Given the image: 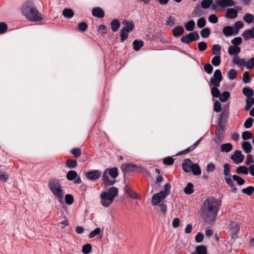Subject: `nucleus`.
<instances>
[{
	"label": "nucleus",
	"instance_id": "f257e3e1",
	"mask_svg": "<svg viewBox=\"0 0 254 254\" xmlns=\"http://www.w3.org/2000/svg\"><path fill=\"white\" fill-rule=\"evenodd\" d=\"M218 209L217 200L214 197L207 198L201 207V216L205 222H211L216 219Z\"/></svg>",
	"mask_w": 254,
	"mask_h": 254
},
{
	"label": "nucleus",
	"instance_id": "f03ea898",
	"mask_svg": "<svg viewBox=\"0 0 254 254\" xmlns=\"http://www.w3.org/2000/svg\"><path fill=\"white\" fill-rule=\"evenodd\" d=\"M22 13L30 21H39L43 19L42 15L30 1H27L23 4Z\"/></svg>",
	"mask_w": 254,
	"mask_h": 254
},
{
	"label": "nucleus",
	"instance_id": "7ed1b4c3",
	"mask_svg": "<svg viewBox=\"0 0 254 254\" xmlns=\"http://www.w3.org/2000/svg\"><path fill=\"white\" fill-rule=\"evenodd\" d=\"M118 194V189L115 187L111 188L108 191L102 192L100 195L102 206L106 207L109 206Z\"/></svg>",
	"mask_w": 254,
	"mask_h": 254
},
{
	"label": "nucleus",
	"instance_id": "20e7f679",
	"mask_svg": "<svg viewBox=\"0 0 254 254\" xmlns=\"http://www.w3.org/2000/svg\"><path fill=\"white\" fill-rule=\"evenodd\" d=\"M223 77L222 73L219 69H216L213 74V77L210 80L209 85H213L211 89V93L213 97H219L220 96V92L217 88L220 85V82L222 80Z\"/></svg>",
	"mask_w": 254,
	"mask_h": 254
},
{
	"label": "nucleus",
	"instance_id": "39448f33",
	"mask_svg": "<svg viewBox=\"0 0 254 254\" xmlns=\"http://www.w3.org/2000/svg\"><path fill=\"white\" fill-rule=\"evenodd\" d=\"M171 191V185L167 183L165 185L164 190L154 194L151 199V203L153 205H159L166 197Z\"/></svg>",
	"mask_w": 254,
	"mask_h": 254
},
{
	"label": "nucleus",
	"instance_id": "423d86ee",
	"mask_svg": "<svg viewBox=\"0 0 254 254\" xmlns=\"http://www.w3.org/2000/svg\"><path fill=\"white\" fill-rule=\"evenodd\" d=\"M184 171L186 172H191L194 175H199L201 171L199 166L197 164H193L190 159H186L182 164Z\"/></svg>",
	"mask_w": 254,
	"mask_h": 254
},
{
	"label": "nucleus",
	"instance_id": "0eeeda50",
	"mask_svg": "<svg viewBox=\"0 0 254 254\" xmlns=\"http://www.w3.org/2000/svg\"><path fill=\"white\" fill-rule=\"evenodd\" d=\"M49 187L52 193L60 198H62L64 194V191L62 189L60 182L59 180H52Z\"/></svg>",
	"mask_w": 254,
	"mask_h": 254
},
{
	"label": "nucleus",
	"instance_id": "6e6552de",
	"mask_svg": "<svg viewBox=\"0 0 254 254\" xmlns=\"http://www.w3.org/2000/svg\"><path fill=\"white\" fill-rule=\"evenodd\" d=\"M235 4V2L233 0H215L212 5V9L216 10L219 8H223L234 6Z\"/></svg>",
	"mask_w": 254,
	"mask_h": 254
},
{
	"label": "nucleus",
	"instance_id": "1a4fd4ad",
	"mask_svg": "<svg viewBox=\"0 0 254 254\" xmlns=\"http://www.w3.org/2000/svg\"><path fill=\"white\" fill-rule=\"evenodd\" d=\"M240 227L235 222H232L228 226V233L232 239L236 240L238 238Z\"/></svg>",
	"mask_w": 254,
	"mask_h": 254
},
{
	"label": "nucleus",
	"instance_id": "9d476101",
	"mask_svg": "<svg viewBox=\"0 0 254 254\" xmlns=\"http://www.w3.org/2000/svg\"><path fill=\"white\" fill-rule=\"evenodd\" d=\"M199 36L197 31H193L190 33L189 34L185 36H183L181 40L182 43L186 44H189L192 41L199 40Z\"/></svg>",
	"mask_w": 254,
	"mask_h": 254
},
{
	"label": "nucleus",
	"instance_id": "9b49d317",
	"mask_svg": "<svg viewBox=\"0 0 254 254\" xmlns=\"http://www.w3.org/2000/svg\"><path fill=\"white\" fill-rule=\"evenodd\" d=\"M85 176L88 180L95 181L100 178L101 172L98 170H94L87 172Z\"/></svg>",
	"mask_w": 254,
	"mask_h": 254
},
{
	"label": "nucleus",
	"instance_id": "f8f14e48",
	"mask_svg": "<svg viewBox=\"0 0 254 254\" xmlns=\"http://www.w3.org/2000/svg\"><path fill=\"white\" fill-rule=\"evenodd\" d=\"M245 158V156L242 154L241 151L236 150L235 151L234 154L231 157V159L236 164H239L242 163Z\"/></svg>",
	"mask_w": 254,
	"mask_h": 254
},
{
	"label": "nucleus",
	"instance_id": "ddd939ff",
	"mask_svg": "<svg viewBox=\"0 0 254 254\" xmlns=\"http://www.w3.org/2000/svg\"><path fill=\"white\" fill-rule=\"evenodd\" d=\"M66 178L69 181L74 180V183L79 184L81 183V179L77 177V174L75 171H69L66 174Z\"/></svg>",
	"mask_w": 254,
	"mask_h": 254
},
{
	"label": "nucleus",
	"instance_id": "4468645a",
	"mask_svg": "<svg viewBox=\"0 0 254 254\" xmlns=\"http://www.w3.org/2000/svg\"><path fill=\"white\" fill-rule=\"evenodd\" d=\"M102 180L105 186H112L116 183V181L110 178V175L106 171L103 173Z\"/></svg>",
	"mask_w": 254,
	"mask_h": 254
},
{
	"label": "nucleus",
	"instance_id": "2eb2a0df",
	"mask_svg": "<svg viewBox=\"0 0 254 254\" xmlns=\"http://www.w3.org/2000/svg\"><path fill=\"white\" fill-rule=\"evenodd\" d=\"M124 27L122 29L128 32L132 31L134 27V24L132 21L124 20L123 21Z\"/></svg>",
	"mask_w": 254,
	"mask_h": 254
},
{
	"label": "nucleus",
	"instance_id": "dca6fc26",
	"mask_svg": "<svg viewBox=\"0 0 254 254\" xmlns=\"http://www.w3.org/2000/svg\"><path fill=\"white\" fill-rule=\"evenodd\" d=\"M242 36L245 40L254 38V28L245 30L243 32Z\"/></svg>",
	"mask_w": 254,
	"mask_h": 254
},
{
	"label": "nucleus",
	"instance_id": "f3484780",
	"mask_svg": "<svg viewBox=\"0 0 254 254\" xmlns=\"http://www.w3.org/2000/svg\"><path fill=\"white\" fill-rule=\"evenodd\" d=\"M92 13L93 16L99 18H103L105 15L103 10L99 7L94 8L92 9Z\"/></svg>",
	"mask_w": 254,
	"mask_h": 254
},
{
	"label": "nucleus",
	"instance_id": "a211bd4d",
	"mask_svg": "<svg viewBox=\"0 0 254 254\" xmlns=\"http://www.w3.org/2000/svg\"><path fill=\"white\" fill-rule=\"evenodd\" d=\"M233 63L234 64L241 67L245 66L246 62L245 59H240L238 56H234L233 58Z\"/></svg>",
	"mask_w": 254,
	"mask_h": 254
},
{
	"label": "nucleus",
	"instance_id": "6ab92c4d",
	"mask_svg": "<svg viewBox=\"0 0 254 254\" xmlns=\"http://www.w3.org/2000/svg\"><path fill=\"white\" fill-rule=\"evenodd\" d=\"M105 171L107 172L111 178L114 180L118 177L119 174L118 168L116 167H113L111 169H107Z\"/></svg>",
	"mask_w": 254,
	"mask_h": 254
},
{
	"label": "nucleus",
	"instance_id": "aec40b11",
	"mask_svg": "<svg viewBox=\"0 0 254 254\" xmlns=\"http://www.w3.org/2000/svg\"><path fill=\"white\" fill-rule=\"evenodd\" d=\"M241 49L238 46H231L229 47L228 52L230 55L238 56L237 55L240 52Z\"/></svg>",
	"mask_w": 254,
	"mask_h": 254
},
{
	"label": "nucleus",
	"instance_id": "412c9836",
	"mask_svg": "<svg viewBox=\"0 0 254 254\" xmlns=\"http://www.w3.org/2000/svg\"><path fill=\"white\" fill-rule=\"evenodd\" d=\"M237 15V11L234 8H229L227 10L226 17L229 19H234Z\"/></svg>",
	"mask_w": 254,
	"mask_h": 254
},
{
	"label": "nucleus",
	"instance_id": "4be33fe9",
	"mask_svg": "<svg viewBox=\"0 0 254 254\" xmlns=\"http://www.w3.org/2000/svg\"><path fill=\"white\" fill-rule=\"evenodd\" d=\"M184 32V29L181 26H178L173 30V35L175 37H178L182 35Z\"/></svg>",
	"mask_w": 254,
	"mask_h": 254
},
{
	"label": "nucleus",
	"instance_id": "5701e85b",
	"mask_svg": "<svg viewBox=\"0 0 254 254\" xmlns=\"http://www.w3.org/2000/svg\"><path fill=\"white\" fill-rule=\"evenodd\" d=\"M220 150L222 152H229L232 149V145L230 143L223 144L220 146Z\"/></svg>",
	"mask_w": 254,
	"mask_h": 254
},
{
	"label": "nucleus",
	"instance_id": "b1692460",
	"mask_svg": "<svg viewBox=\"0 0 254 254\" xmlns=\"http://www.w3.org/2000/svg\"><path fill=\"white\" fill-rule=\"evenodd\" d=\"M223 33L226 36L234 35V30L231 26H225L223 29Z\"/></svg>",
	"mask_w": 254,
	"mask_h": 254
},
{
	"label": "nucleus",
	"instance_id": "393cba45",
	"mask_svg": "<svg viewBox=\"0 0 254 254\" xmlns=\"http://www.w3.org/2000/svg\"><path fill=\"white\" fill-rule=\"evenodd\" d=\"M191 254H207L206 248L203 245L197 246L196 252L192 253Z\"/></svg>",
	"mask_w": 254,
	"mask_h": 254
},
{
	"label": "nucleus",
	"instance_id": "a878e982",
	"mask_svg": "<svg viewBox=\"0 0 254 254\" xmlns=\"http://www.w3.org/2000/svg\"><path fill=\"white\" fill-rule=\"evenodd\" d=\"M132 45L133 49L135 51H137L139 50L143 46L144 43L141 40H135L133 41Z\"/></svg>",
	"mask_w": 254,
	"mask_h": 254
},
{
	"label": "nucleus",
	"instance_id": "bb28decb",
	"mask_svg": "<svg viewBox=\"0 0 254 254\" xmlns=\"http://www.w3.org/2000/svg\"><path fill=\"white\" fill-rule=\"evenodd\" d=\"M246 105L245 106L246 111L250 110L251 107L254 105V98L251 97H248L246 99Z\"/></svg>",
	"mask_w": 254,
	"mask_h": 254
},
{
	"label": "nucleus",
	"instance_id": "cd10ccee",
	"mask_svg": "<svg viewBox=\"0 0 254 254\" xmlns=\"http://www.w3.org/2000/svg\"><path fill=\"white\" fill-rule=\"evenodd\" d=\"M242 147L244 151L247 153H249L251 152L252 146L251 143L248 141H245L242 143Z\"/></svg>",
	"mask_w": 254,
	"mask_h": 254
},
{
	"label": "nucleus",
	"instance_id": "c85d7f7f",
	"mask_svg": "<svg viewBox=\"0 0 254 254\" xmlns=\"http://www.w3.org/2000/svg\"><path fill=\"white\" fill-rule=\"evenodd\" d=\"M120 23L117 19H114L111 22L112 30L113 32L117 31L120 27Z\"/></svg>",
	"mask_w": 254,
	"mask_h": 254
},
{
	"label": "nucleus",
	"instance_id": "c756f323",
	"mask_svg": "<svg viewBox=\"0 0 254 254\" xmlns=\"http://www.w3.org/2000/svg\"><path fill=\"white\" fill-rule=\"evenodd\" d=\"M63 15L66 18H70L74 15V12L71 9L65 8L63 11Z\"/></svg>",
	"mask_w": 254,
	"mask_h": 254
},
{
	"label": "nucleus",
	"instance_id": "7c9ffc66",
	"mask_svg": "<svg viewBox=\"0 0 254 254\" xmlns=\"http://www.w3.org/2000/svg\"><path fill=\"white\" fill-rule=\"evenodd\" d=\"M244 23L241 21H238L235 22L234 30V35H236L238 34L239 30L244 27Z\"/></svg>",
	"mask_w": 254,
	"mask_h": 254
},
{
	"label": "nucleus",
	"instance_id": "2f4dec72",
	"mask_svg": "<svg viewBox=\"0 0 254 254\" xmlns=\"http://www.w3.org/2000/svg\"><path fill=\"white\" fill-rule=\"evenodd\" d=\"M193 185L192 183H189L184 189V192L187 194H190L193 192Z\"/></svg>",
	"mask_w": 254,
	"mask_h": 254
},
{
	"label": "nucleus",
	"instance_id": "473e14b6",
	"mask_svg": "<svg viewBox=\"0 0 254 254\" xmlns=\"http://www.w3.org/2000/svg\"><path fill=\"white\" fill-rule=\"evenodd\" d=\"M195 22L193 20H190L185 25V29L189 31H191L194 29Z\"/></svg>",
	"mask_w": 254,
	"mask_h": 254
},
{
	"label": "nucleus",
	"instance_id": "72a5a7b5",
	"mask_svg": "<svg viewBox=\"0 0 254 254\" xmlns=\"http://www.w3.org/2000/svg\"><path fill=\"white\" fill-rule=\"evenodd\" d=\"M214 3L212 0H203L201 2V6L204 9L208 8Z\"/></svg>",
	"mask_w": 254,
	"mask_h": 254
},
{
	"label": "nucleus",
	"instance_id": "f704fd0d",
	"mask_svg": "<svg viewBox=\"0 0 254 254\" xmlns=\"http://www.w3.org/2000/svg\"><path fill=\"white\" fill-rule=\"evenodd\" d=\"M243 93L247 97V98L252 97L254 95V94L253 90L248 87H245L243 88Z\"/></svg>",
	"mask_w": 254,
	"mask_h": 254
},
{
	"label": "nucleus",
	"instance_id": "c9c22d12",
	"mask_svg": "<svg viewBox=\"0 0 254 254\" xmlns=\"http://www.w3.org/2000/svg\"><path fill=\"white\" fill-rule=\"evenodd\" d=\"M249 168L245 166H241L238 167L236 169V173L237 174L243 173L244 174H247L249 172Z\"/></svg>",
	"mask_w": 254,
	"mask_h": 254
},
{
	"label": "nucleus",
	"instance_id": "e433bc0d",
	"mask_svg": "<svg viewBox=\"0 0 254 254\" xmlns=\"http://www.w3.org/2000/svg\"><path fill=\"white\" fill-rule=\"evenodd\" d=\"M243 193L247 194L248 195H251L254 192V187L253 186H249L246 188H244L242 190Z\"/></svg>",
	"mask_w": 254,
	"mask_h": 254
},
{
	"label": "nucleus",
	"instance_id": "4c0bfd02",
	"mask_svg": "<svg viewBox=\"0 0 254 254\" xmlns=\"http://www.w3.org/2000/svg\"><path fill=\"white\" fill-rule=\"evenodd\" d=\"M254 17L251 13H246L243 17V20L248 23H251L254 21Z\"/></svg>",
	"mask_w": 254,
	"mask_h": 254
},
{
	"label": "nucleus",
	"instance_id": "58836bf2",
	"mask_svg": "<svg viewBox=\"0 0 254 254\" xmlns=\"http://www.w3.org/2000/svg\"><path fill=\"white\" fill-rule=\"evenodd\" d=\"M92 250V245L90 244H86L82 247V252L84 254H89Z\"/></svg>",
	"mask_w": 254,
	"mask_h": 254
},
{
	"label": "nucleus",
	"instance_id": "ea45409f",
	"mask_svg": "<svg viewBox=\"0 0 254 254\" xmlns=\"http://www.w3.org/2000/svg\"><path fill=\"white\" fill-rule=\"evenodd\" d=\"M230 93L228 91H224L223 93L219 96L220 100L222 102H226L228 99L230 97Z\"/></svg>",
	"mask_w": 254,
	"mask_h": 254
},
{
	"label": "nucleus",
	"instance_id": "a19ab883",
	"mask_svg": "<svg viewBox=\"0 0 254 254\" xmlns=\"http://www.w3.org/2000/svg\"><path fill=\"white\" fill-rule=\"evenodd\" d=\"M126 192L131 197L133 198H137V194L128 187V186L126 187Z\"/></svg>",
	"mask_w": 254,
	"mask_h": 254
},
{
	"label": "nucleus",
	"instance_id": "79ce46f5",
	"mask_svg": "<svg viewBox=\"0 0 254 254\" xmlns=\"http://www.w3.org/2000/svg\"><path fill=\"white\" fill-rule=\"evenodd\" d=\"M77 165V163L75 160H67L66 161V166L68 168H75Z\"/></svg>",
	"mask_w": 254,
	"mask_h": 254
},
{
	"label": "nucleus",
	"instance_id": "37998d69",
	"mask_svg": "<svg viewBox=\"0 0 254 254\" xmlns=\"http://www.w3.org/2000/svg\"><path fill=\"white\" fill-rule=\"evenodd\" d=\"M137 168V167L136 165L130 164L126 165L124 167L123 170L124 172H129L133 171L134 169Z\"/></svg>",
	"mask_w": 254,
	"mask_h": 254
},
{
	"label": "nucleus",
	"instance_id": "c03bdc74",
	"mask_svg": "<svg viewBox=\"0 0 254 254\" xmlns=\"http://www.w3.org/2000/svg\"><path fill=\"white\" fill-rule=\"evenodd\" d=\"M232 178L235 181L237 182L239 185H242L245 183L244 179L237 175H234L232 176Z\"/></svg>",
	"mask_w": 254,
	"mask_h": 254
},
{
	"label": "nucleus",
	"instance_id": "a18cd8bd",
	"mask_svg": "<svg viewBox=\"0 0 254 254\" xmlns=\"http://www.w3.org/2000/svg\"><path fill=\"white\" fill-rule=\"evenodd\" d=\"M220 63L221 58L219 55L214 57L211 60L212 64L215 66H218Z\"/></svg>",
	"mask_w": 254,
	"mask_h": 254
},
{
	"label": "nucleus",
	"instance_id": "49530a36",
	"mask_svg": "<svg viewBox=\"0 0 254 254\" xmlns=\"http://www.w3.org/2000/svg\"><path fill=\"white\" fill-rule=\"evenodd\" d=\"M74 198L73 196L70 194H67L65 196V202L68 205H71L73 203Z\"/></svg>",
	"mask_w": 254,
	"mask_h": 254
},
{
	"label": "nucleus",
	"instance_id": "de8ad7c7",
	"mask_svg": "<svg viewBox=\"0 0 254 254\" xmlns=\"http://www.w3.org/2000/svg\"><path fill=\"white\" fill-rule=\"evenodd\" d=\"M253 137V134L249 131H245L242 134V137L243 140H247Z\"/></svg>",
	"mask_w": 254,
	"mask_h": 254
},
{
	"label": "nucleus",
	"instance_id": "09e8293b",
	"mask_svg": "<svg viewBox=\"0 0 254 254\" xmlns=\"http://www.w3.org/2000/svg\"><path fill=\"white\" fill-rule=\"evenodd\" d=\"M128 32L122 29L121 30V41L123 42L128 36Z\"/></svg>",
	"mask_w": 254,
	"mask_h": 254
},
{
	"label": "nucleus",
	"instance_id": "8fccbe9b",
	"mask_svg": "<svg viewBox=\"0 0 254 254\" xmlns=\"http://www.w3.org/2000/svg\"><path fill=\"white\" fill-rule=\"evenodd\" d=\"M254 122V119L250 117L247 119L244 123V127L246 128H250L252 126Z\"/></svg>",
	"mask_w": 254,
	"mask_h": 254
},
{
	"label": "nucleus",
	"instance_id": "3c124183",
	"mask_svg": "<svg viewBox=\"0 0 254 254\" xmlns=\"http://www.w3.org/2000/svg\"><path fill=\"white\" fill-rule=\"evenodd\" d=\"M88 28V25L86 23L82 22L78 23V30L81 31H85Z\"/></svg>",
	"mask_w": 254,
	"mask_h": 254
},
{
	"label": "nucleus",
	"instance_id": "603ef678",
	"mask_svg": "<svg viewBox=\"0 0 254 254\" xmlns=\"http://www.w3.org/2000/svg\"><path fill=\"white\" fill-rule=\"evenodd\" d=\"M245 66L249 69H251L254 67V58H251L246 62Z\"/></svg>",
	"mask_w": 254,
	"mask_h": 254
},
{
	"label": "nucleus",
	"instance_id": "864d4df0",
	"mask_svg": "<svg viewBox=\"0 0 254 254\" xmlns=\"http://www.w3.org/2000/svg\"><path fill=\"white\" fill-rule=\"evenodd\" d=\"M237 76V72L236 70L231 69H230L228 73V77L231 79L233 80L236 78Z\"/></svg>",
	"mask_w": 254,
	"mask_h": 254
},
{
	"label": "nucleus",
	"instance_id": "5fc2aeb1",
	"mask_svg": "<svg viewBox=\"0 0 254 254\" xmlns=\"http://www.w3.org/2000/svg\"><path fill=\"white\" fill-rule=\"evenodd\" d=\"M201 36L203 38H207L210 35V30L208 28H205L200 32Z\"/></svg>",
	"mask_w": 254,
	"mask_h": 254
},
{
	"label": "nucleus",
	"instance_id": "6e6d98bb",
	"mask_svg": "<svg viewBox=\"0 0 254 254\" xmlns=\"http://www.w3.org/2000/svg\"><path fill=\"white\" fill-rule=\"evenodd\" d=\"M101 232V229L100 228H96L93 231H91L89 234V238L91 239L94 238L95 236L99 234Z\"/></svg>",
	"mask_w": 254,
	"mask_h": 254
},
{
	"label": "nucleus",
	"instance_id": "4d7b16f0",
	"mask_svg": "<svg viewBox=\"0 0 254 254\" xmlns=\"http://www.w3.org/2000/svg\"><path fill=\"white\" fill-rule=\"evenodd\" d=\"M206 21L204 18L201 17L198 19L197 21V26L199 28H202L205 26Z\"/></svg>",
	"mask_w": 254,
	"mask_h": 254
},
{
	"label": "nucleus",
	"instance_id": "13d9d810",
	"mask_svg": "<svg viewBox=\"0 0 254 254\" xmlns=\"http://www.w3.org/2000/svg\"><path fill=\"white\" fill-rule=\"evenodd\" d=\"M242 42V39L240 37H238L234 38L232 41L231 43L233 46H238L240 45Z\"/></svg>",
	"mask_w": 254,
	"mask_h": 254
},
{
	"label": "nucleus",
	"instance_id": "bf43d9fd",
	"mask_svg": "<svg viewBox=\"0 0 254 254\" xmlns=\"http://www.w3.org/2000/svg\"><path fill=\"white\" fill-rule=\"evenodd\" d=\"M98 32L101 35L106 34L107 32V26L105 25H100L98 28Z\"/></svg>",
	"mask_w": 254,
	"mask_h": 254
},
{
	"label": "nucleus",
	"instance_id": "052dcab7",
	"mask_svg": "<svg viewBox=\"0 0 254 254\" xmlns=\"http://www.w3.org/2000/svg\"><path fill=\"white\" fill-rule=\"evenodd\" d=\"M221 47L217 44L214 45L212 47L213 55H220Z\"/></svg>",
	"mask_w": 254,
	"mask_h": 254
},
{
	"label": "nucleus",
	"instance_id": "680f3d73",
	"mask_svg": "<svg viewBox=\"0 0 254 254\" xmlns=\"http://www.w3.org/2000/svg\"><path fill=\"white\" fill-rule=\"evenodd\" d=\"M213 66L209 64H206L204 66V70L208 74H211L213 71Z\"/></svg>",
	"mask_w": 254,
	"mask_h": 254
},
{
	"label": "nucleus",
	"instance_id": "e2e57ef3",
	"mask_svg": "<svg viewBox=\"0 0 254 254\" xmlns=\"http://www.w3.org/2000/svg\"><path fill=\"white\" fill-rule=\"evenodd\" d=\"M228 117V112H222L219 118V122L221 123L222 122L225 121Z\"/></svg>",
	"mask_w": 254,
	"mask_h": 254
},
{
	"label": "nucleus",
	"instance_id": "0e129e2a",
	"mask_svg": "<svg viewBox=\"0 0 254 254\" xmlns=\"http://www.w3.org/2000/svg\"><path fill=\"white\" fill-rule=\"evenodd\" d=\"M243 82L247 83L250 82V74L248 71H245L243 74Z\"/></svg>",
	"mask_w": 254,
	"mask_h": 254
},
{
	"label": "nucleus",
	"instance_id": "69168bd1",
	"mask_svg": "<svg viewBox=\"0 0 254 254\" xmlns=\"http://www.w3.org/2000/svg\"><path fill=\"white\" fill-rule=\"evenodd\" d=\"M198 50L200 51H203L207 48V44L204 42H199L197 44Z\"/></svg>",
	"mask_w": 254,
	"mask_h": 254
},
{
	"label": "nucleus",
	"instance_id": "338daca9",
	"mask_svg": "<svg viewBox=\"0 0 254 254\" xmlns=\"http://www.w3.org/2000/svg\"><path fill=\"white\" fill-rule=\"evenodd\" d=\"M175 18L172 16H169L167 17L166 20V24L167 25L172 26L175 24Z\"/></svg>",
	"mask_w": 254,
	"mask_h": 254
},
{
	"label": "nucleus",
	"instance_id": "774afa93",
	"mask_svg": "<svg viewBox=\"0 0 254 254\" xmlns=\"http://www.w3.org/2000/svg\"><path fill=\"white\" fill-rule=\"evenodd\" d=\"M72 154L76 157H78L81 155V151L79 148H74L71 151Z\"/></svg>",
	"mask_w": 254,
	"mask_h": 254
}]
</instances>
